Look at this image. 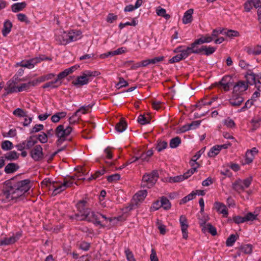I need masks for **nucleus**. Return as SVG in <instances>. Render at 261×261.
<instances>
[{"label": "nucleus", "mask_w": 261, "mask_h": 261, "mask_svg": "<svg viewBox=\"0 0 261 261\" xmlns=\"http://www.w3.org/2000/svg\"><path fill=\"white\" fill-rule=\"evenodd\" d=\"M87 201L85 200H80L76 204L78 213L71 216V219L75 218L77 220H86L91 222L101 227H112L116 225L121 217L107 218L106 216L99 213H95L86 206Z\"/></svg>", "instance_id": "1"}, {"label": "nucleus", "mask_w": 261, "mask_h": 261, "mask_svg": "<svg viewBox=\"0 0 261 261\" xmlns=\"http://www.w3.org/2000/svg\"><path fill=\"white\" fill-rule=\"evenodd\" d=\"M19 175L13 177L5 182L4 193L7 198L13 200L23 195L30 189V180L24 179L17 181Z\"/></svg>", "instance_id": "2"}, {"label": "nucleus", "mask_w": 261, "mask_h": 261, "mask_svg": "<svg viewBox=\"0 0 261 261\" xmlns=\"http://www.w3.org/2000/svg\"><path fill=\"white\" fill-rule=\"evenodd\" d=\"M72 131V128L68 125L65 127L63 124L58 125L55 130V134L58 138L57 141V146H60L66 140V137L68 136Z\"/></svg>", "instance_id": "3"}, {"label": "nucleus", "mask_w": 261, "mask_h": 261, "mask_svg": "<svg viewBox=\"0 0 261 261\" xmlns=\"http://www.w3.org/2000/svg\"><path fill=\"white\" fill-rule=\"evenodd\" d=\"M159 175L157 170H153L150 173L145 174L142 177V186L150 188L158 180Z\"/></svg>", "instance_id": "4"}, {"label": "nucleus", "mask_w": 261, "mask_h": 261, "mask_svg": "<svg viewBox=\"0 0 261 261\" xmlns=\"http://www.w3.org/2000/svg\"><path fill=\"white\" fill-rule=\"evenodd\" d=\"M81 34L80 32H77L76 33L74 32H70L67 33L64 32L61 37H62V40H61L60 37H58L57 40L61 44H66L71 41H76L78 39V36Z\"/></svg>", "instance_id": "5"}, {"label": "nucleus", "mask_w": 261, "mask_h": 261, "mask_svg": "<svg viewBox=\"0 0 261 261\" xmlns=\"http://www.w3.org/2000/svg\"><path fill=\"white\" fill-rule=\"evenodd\" d=\"M45 60H51V59L48 57L45 58L44 56H42V57H36L28 60L22 61L20 62L17 63L16 64V66H21L22 67L32 68L34 67V65L40 62L41 61H43Z\"/></svg>", "instance_id": "6"}, {"label": "nucleus", "mask_w": 261, "mask_h": 261, "mask_svg": "<svg viewBox=\"0 0 261 261\" xmlns=\"http://www.w3.org/2000/svg\"><path fill=\"white\" fill-rule=\"evenodd\" d=\"M43 149L41 145H37L34 147L30 151V155L31 158L35 161L39 162L42 160L44 158Z\"/></svg>", "instance_id": "7"}, {"label": "nucleus", "mask_w": 261, "mask_h": 261, "mask_svg": "<svg viewBox=\"0 0 261 261\" xmlns=\"http://www.w3.org/2000/svg\"><path fill=\"white\" fill-rule=\"evenodd\" d=\"M73 182L72 180H70L68 178H66L64 179V182L60 185L59 186H56L53 185V187L55 188L53 194L56 195L57 194L61 193L64 191L66 188L70 187L73 185Z\"/></svg>", "instance_id": "8"}, {"label": "nucleus", "mask_w": 261, "mask_h": 261, "mask_svg": "<svg viewBox=\"0 0 261 261\" xmlns=\"http://www.w3.org/2000/svg\"><path fill=\"white\" fill-rule=\"evenodd\" d=\"M182 47V46H179L174 50L175 52H180V54H178L182 60L187 58L191 54H195V48L194 46H192V44H191V46L187 47L185 49L181 50L180 49Z\"/></svg>", "instance_id": "9"}, {"label": "nucleus", "mask_w": 261, "mask_h": 261, "mask_svg": "<svg viewBox=\"0 0 261 261\" xmlns=\"http://www.w3.org/2000/svg\"><path fill=\"white\" fill-rule=\"evenodd\" d=\"M216 47H215L203 45L199 48H195L196 51L195 52V54H198L203 51V54L208 56L213 54L216 51Z\"/></svg>", "instance_id": "10"}, {"label": "nucleus", "mask_w": 261, "mask_h": 261, "mask_svg": "<svg viewBox=\"0 0 261 261\" xmlns=\"http://www.w3.org/2000/svg\"><path fill=\"white\" fill-rule=\"evenodd\" d=\"M248 88V85L244 81L238 82L233 87V93H240L246 91Z\"/></svg>", "instance_id": "11"}, {"label": "nucleus", "mask_w": 261, "mask_h": 261, "mask_svg": "<svg viewBox=\"0 0 261 261\" xmlns=\"http://www.w3.org/2000/svg\"><path fill=\"white\" fill-rule=\"evenodd\" d=\"M215 208L217 212L223 215L225 217H227L228 214V210L225 205L223 203L216 201L214 203Z\"/></svg>", "instance_id": "12"}, {"label": "nucleus", "mask_w": 261, "mask_h": 261, "mask_svg": "<svg viewBox=\"0 0 261 261\" xmlns=\"http://www.w3.org/2000/svg\"><path fill=\"white\" fill-rule=\"evenodd\" d=\"M213 40V37H211L207 35L205 36H202L201 38L195 40L192 43V46H194L195 48H196V45L202 44L204 43H209Z\"/></svg>", "instance_id": "13"}, {"label": "nucleus", "mask_w": 261, "mask_h": 261, "mask_svg": "<svg viewBox=\"0 0 261 261\" xmlns=\"http://www.w3.org/2000/svg\"><path fill=\"white\" fill-rule=\"evenodd\" d=\"M20 234H17L16 236H12L10 238H5L3 240L0 241V246L9 245L14 244L19 238Z\"/></svg>", "instance_id": "14"}, {"label": "nucleus", "mask_w": 261, "mask_h": 261, "mask_svg": "<svg viewBox=\"0 0 261 261\" xmlns=\"http://www.w3.org/2000/svg\"><path fill=\"white\" fill-rule=\"evenodd\" d=\"M147 196V191L146 190H141L137 193L133 197V200L135 202V204L138 205L139 202L144 200Z\"/></svg>", "instance_id": "15"}, {"label": "nucleus", "mask_w": 261, "mask_h": 261, "mask_svg": "<svg viewBox=\"0 0 261 261\" xmlns=\"http://www.w3.org/2000/svg\"><path fill=\"white\" fill-rule=\"evenodd\" d=\"M257 153L258 150L255 147H253L250 150H248L246 153V164L251 163L253 161L254 155Z\"/></svg>", "instance_id": "16"}, {"label": "nucleus", "mask_w": 261, "mask_h": 261, "mask_svg": "<svg viewBox=\"0 0 261 261\" xmlns=\"http://www.w3.org/2000/svg\"><path fill=\"white\" fill-rule=\"evenodd\" d=\"M231 78L230 76H225L219 82V84L223 86L225 91H228L231 85Z\"/></svg>", "instance_id": "17"}, {"label": "nucleus", "mask_w": 261, "mask_h": 261, "mask_svg": "<svg viewBox=\"0 0 261 261\" xmlns=\"http://www.w3.org/2000/svg\"><path fill=\"white\" fill-rule=\"evenodd\" d=\"M13 27L12 22L8 19L5 21L4 23L3 28L2 30V33L4 37H6L8 34L11 31Z\"/></svg>", "instance_id": "18"}, {"label": "nucleus", "mask_w": 261, "mask_h": 261, "mask_svg": "<svg viewBox=\"0 0 261 261\" xmlns=\"http://www.w3.org/2000/svg\"><path fill=\"white\" fill-rule=\"evenodd\" d=\"M125 48L123 47H120L114 51H110L107 53L102 54L100 56V57L102 59L107 58L109 56H114L117 55H120L122 53H125Z\"/></svg>", "instance_id": "19"}, {"label": "nucleus", "mask_w": 261, "mask_h": 261, "mask_svg": "<svg viewBox=\"0 0 261 261\" xmlns=\"http://www.w3.org/2000/svg\"><path fill=\"white\" fill-rule=\"evenodd\" d=\"M243 100V98L237 94L232 96V97L229 100V103L232 106L238 107L242 104Z\"/></svg>", "instance_id": "20"}, {"label": "nucleus", "mask_w": 261, "mask_h": 261, "mask_svg": "<svg viewBox=\"0 0 261 261\" xmlns=\"http://www.w3.org/2000/svg\"><path fill=\"white\" fill-rule=\"evenodd\" d=\"M89 82V80L84 74L82 75L77 76L75 81H73L72 83L75 86H83L87 84Z\"/></svg>", "instance_id": "21"}, {"label": "nucleus", "mask_w": 261, "mask_h": 261, "mask_svg": "<svg viewBox=\"0 0 261 261\" xmlns=\"http://www.w3.org/2000/svg\"><path fill=\"white\" fill-rule=\"evenodd\" d=\"M193 11L194 10L193 9H189L184 13L182 19L184 24H188L192 22Z\"/></svg>", "instance_id": "22"}, {"label": "nucleus", "mask_w": 261, "mask_h": 261, "mask_svg": "<svg viewBox=\"0 0 261 261\" xmlns=\"http://www.w3.org/2000/svg\"><path fill=\"white\" fill-rule=\"evenodd\" d=\"M91 108L90 105H88L86 106H82L80 109H79L74 114L71 116L69 119V121L71 123V120L72 118H74L75 117H80L81 115H80V113H81L83 114H85L87 113V111Z\"/></svg>", "instance_id": "23"}, {"label": "nucleus", "mask_w": 261, "mask_h": 261, "mask_svg": "<svg viewBox=\"0 0 261 261\" xmlns=\"http://www.w3.org/2000/svg\"><path fill=\"white\" fill-rule=\"evenodd\" d=\"M19 168L18 164L14 163H9L5 168V172L7 174L12 173L16 171Z\"/></svg>", "instance_id": "24"}, {"label": "nucleus", "mask_w": 261, "mask_h": 261, "mask_svg": "<svg viewBox=\"0 0 261 261\" xmlns=\"http://www.w3.org/2000/svg\"><path fill=\"white\" fill-rule=\"evenodd\" d=\"M27 6V3L25 2L21 3H17L13 4L11 6L12 12L16 13L22 11Z\"/></svg>", "instance_id": "25"}, {"label": "nucleus", "mask_w": 261, "mask_h": 261, "mask_svg": "<svg viewBox=\"0 0 261 261\" xmlns=\"http://www.w3.org/2000/svg\"><path fill=\"white\" fill-rule=\"evenodd\" d=\"M37 85L36 81H30L28 83H24L21 84L20 86H17L18 92H21L24 90H28L32 86H35Z\"/></svg>", "instance_id": "26"}, {"label": "nucleus", "mask_w": 261, "mask_h": 261, "mask_svg": "<svg viewBox=\"0 0 261 261\" xmlns=\"http://www.w3.org/2000/svg\"><path fill=\"white\" fill-rule=\"evenodd\" d=\"M25 147L26 149H31L34 145L37 142L36 140V136L33 135L30 136L28 139L25 141Z\"/></svg>", "instance_id": "27"}, {"label": "nucleus", "mask_w": 261, "mask_h": 261, "mask_svg": "<svg viewBox=\"0 0 261 261\" xmlns=\"http://www.w3.org/2000/svg\"><path fill=\"white\" fill-rule=\"evenodd\" d=\"M245 78L247 81L246 84H249L251 85L256 84V81L255 75L251 71L247 72V74L245 75Z\"/></svg>", "instance_id": "28"}, {"label": "nucleus", "mask_w": 261, "mask_h": 261, "mask_svg": "<svg viewBox=\"0 0 261 261\" xmlns=\"http://www.w3.org/2000/svg\"><path fill=\"white\" fill-rule=\"evenodd\" d=\"M201 230L202 232L205 233L207 231L213 236H216L217 233L216 228L211 223H207L205 226L201 228Z\"/></svg>", "instance_id": "29"}, {"label": "nucleus", "mask_w": 261, "mask_h": 261, "mask_svg": "<svg viewBox=\"0 0 261 261\" xmlns=\"http://www.w3.org/2000/svg\"><path fill=\"white\" fill-rule=\"evenodd\" d=\"M19 154L15 151H11L5 154L4 158L8 161H13L18 159Z\"/></svg>", "instance_id": "30"}, {"label": "nucleus", "mask_w": 261, "mask_h": 261, "mask_svg": "<svg viewBox=\"0 0 261 261\" xmlns=\"http://www.w3.org/2000/svg\"><path fill=\"white\" fill-rule=\"evenodd\" d=\"M127 125L126 121L124 120L121 119L120 121L116 125L115 129L117 132L122 133L126 129Z\"/></svg>", "instance_id": "31"}, {"label": "nucleus", "mask_w": 261, "mask_h": 261, "mask_svg": "<svg viewBox=\"0 0 261 261\" xmlns=\"http://www.w3.org/2000/svg\"><path fill=\"white\" fill-rule=\"evenodd\" d=\"M161 205L164 210H169L171 208V204L169 199L165 197L162 196L161 198Z\"/></svg>", "instance_id": "32"}, {"label": "nucleus", "mask_w": 261, "mask_h": 261, "mask_svg": "<svg viewBox=\"0 0 261 261\" xmlns=\"http://www.w3.org/2000/svg\"><path fill=\"white\" fill-rule=\"evenodd\" d=\"M62 84V82H60L59 83H58L57 82V81H56V80L54 81H51V82H48V83H45V84H44L43 86H42V88H49V87H50L51 88H57L58 87H59L60 85H61Z\"/></svg>", "instance_id": "33"}, {"label": "nucleus", "mask_w": 261, "mask_h": 261, "mask_svg": "<svg viewBox=\"0 0 261 261\" xmlns=\"http://www.w3.org/2000/svg\"><path fill=\"white\" fill-rule=\"evenodd\" d=\"M219 145L213 146L208 153V156L210 158L215 157L219 154L220 149Z\"/></svg>", "instance_id": "34"}, {"label": "nucleus", "mask_w": 261, "mask_h": 261, "mask_svg": "<svg viewBox=\"0 0 261 261\" xmlns=\"http://www.w3.org/2000/svg\"><path fill=\"white\" fill-rule=\"evenodd\" d=\"M239 238V236L236 234H231L227 239L226 241V245L227 246H232L234 242L236 241L237 238Z\"/></svg>", "instance_id": "35"}, {"label": "nucleus", "mask_w": 261, "mask_h": 261, "mask_svg": "<svg viewBox=\"0 0 261 261\" xmlns=\"http://www.w3.org/2000/svg\"><path fill=\"white\" fill-rule=\"evenodd\" d=\"M156 14L159 16L164 17L166 20H168L170 18V15L166 14V10L161 7L156 9Z\"/></svg>", "instance_id": "36"}, {"label": "nucleus", "mask_w": 261, "mask_h": 261, "mask_svg": "<svg viewBox=\"0 0 261 261\" xmlns=\"http://www.w3.org/2000/svg\"><path fill=\"white\" fill-rule=\"evenodd\" d=\"M181 143V140L179 137L172 138L170 142V147L171 148H176Z\"/></svg>", "instance_id": "37"}, {"label": "nucleus", "mask_w": 261, "mask_h": 261, "mask_svg": "<svg viewBox=\"0 0 261 261\" xmlns=\"http://www.w3.org/2000/svg\"><path fill=\"white\" fill-rule=\"evenodd\" d=\"M70 69H65L63 71L60 72L58 75L57 78L56 79L57 81V82L59 83L61 82V80L66 77L67 75L69 74V72L70 71Z\"/></svg>", "instance_id": "38"}, {"label": "nucleus", "mask_w": 261, "mask_h": 261, "mask_svg": "<svg viewBox=\"0 0 261 261\" xmlns=\"http://www.w3.org/2000/svg\"><path fill=\"white\" fill-rule=\"evenodd\" d=\"M166 180L170 183L180 182L184 180V176H182V175H180L174 177H170L167 178Z\"/></svg>", "instance_id": "39"}, {"label": "nucleus", "mask_w": 261, "mask_h": 261, "mask_svg": "<svg viewBox=\"0 0 261 261\" xmlns=\"http://www.w3.org/2000/svg\"><path fill=\"white\" fill-rule=\"evenodd\" d=\"M232 187L235 191L238 192H240L244 190V187L243 185L241 180L234 182L233 184Z\"/></svg>", "instance_id": "40"}, {"label": "nucleus", "mask_w": 261, "mask_h": 261, "mask_svg": "<svg viewBox=\"0 0 261 261\" xmlns=\"http://www.w3.org/2000/svg\"><path fill=\"white\" fill-rule=\"evenodd\" d=\"M13 147V144L10 141H5L2 143V148L4 150H11Z\"/></svg>", "instance_id": "41"}, {"label": "nucleus", "mask_w": 261, "mask_h": 261, "mask_svg": "<svg viewBox=\"0 0 261 261\" xmlns=\"http://www.w3.org/2000/svg\"><path fill=\"white\" fill-rule=\"evenodd\" d=\"M241 252L245 254H250L252 251V247L251 245L247 244L241 247Z\"/></svg>", "instance_id": "42"}, {"label": "nucleus", "mask_w": 261, "mask_h": 261, "mask_svg": "<svg viewBox=\"0 0 261 261\" xmlns=\"http://www.w3.org/2000/svg\"><path fill=\"white\" fill-rule=\"evenodd\" d=\"M13 82H11V81H9L8 82V87L6 89L7 90V94H9L10 93L18 91L17 87H16L15 86H13L12 87H11V85H13Z\"/></svg>", "instance_id": "43"}, {"label": "nucleus", "mask_w": 261, "mask_h": 261, "mask_svg": "<svg viewBox=\"0 0 261 261\" xmlns=\"http://www.w3.org/2000/svg\"><path fill=\"white\" fill-rule=\"evenodd\" d=\"M105 173V170L102 169L101 170H98L95 172V173L93 174H92L91 176L88 179L89 181H90L92 179H95L97 178L100 177V176L103 175Z\"/></svg>", "instance_id": "44"}, {"label": "nucleus", "mask_w": 261, "mask_h": 261, "mask_svg": "<svg viewBox=\"0 0 261 261\" xmlns=\"http://www.w3.org/2000/svg\"><path fill=\"white\" fill-rule=\"evenodd\" d=\"M36 140H38L41 143H45L47 142V135L46 133L42 132L41 134L36 136Z\"/></svg>", "instance_id": "45"}, {"label": "nucleus", "mask_w": 261, "mask_h": 261, "mask_svg": "<svg viewBox=\"0 0 261 261\" xmlns=\"http://www.w3.org/2000/svg\"><path fill=\"white\" fill-rule=\"evenodd\" d=\"M17 17L18 20H19L21 22H24L26 24H29L30 23V21L29 20L28 18L24 14L19 13L17 15Z\"/></svg>", "instance_id": "46"}, {"label": "nucleus", "mask_w": 261, "mask_h": 261, "mask_svg": "<svg viewBox=\"0 0 261 261\" xmlns=\"http://www.w3.org/2000/svg\"><path fill=\"white\" fill-rule=\"evenodd\" d=\"M83 74L88 78L91 76H97L100 75V73L97 71H91L90 70H86L83 72Z\"/></svg>", "instance_id": "47"}, {"label": "nucleus", "mask_w": 261, "mask_h": 261, "mask_svg": "<svg viewBox=\"0 0 261 261\" xmlns=\"http://www.w3.org/2000/svg\"><path fill=\"white\" fill-rule=\"evenodd\" d=\"M120 178V175L118 173H116L107 176V180L109 182H112L117 181Z\"/></svg>", "instance_id": "48"}, {"label": "nucleus", "mask_w": 261, "mask_h": 261, "mask_svg": "<svg viewBox=\"0 0 261 261\" xmlns=\"http://www.w3.org/2000/svg\"><path fill=\"white\" fill-rule=\"evenodd\" d=\"M13 114L18 117H27L26 112L22 109L17 108L13 111Z\"/></svg>", "instance_id": "49"}, {"label": "nucleus", "mask_w": 261, "mask_h": 261, "mask_svg": "<svg viewBox=\"0 0 261 261\" xmlns=\"http://www.w3.org/2000/svg\"><path fill=\"white\" fill-rule=\"evenodd\" d=\"M167 142L166 141H160L156 145V149L159 152L161 151L167 147Z\"/></svg>", "instance_id": "50"}, {"label": "nucleus", "mask_w": 261, "mask_h": 261, "mask_svg": "<svg viewBox=\"0 0 261 261\" xmlns=\"http://www.w3.org/2000/svg\"><path fill=\"white\" fill-rule=\"evenodd\" d=\"M138 122L141 125H144L149 123L150 121L144 115H140L138 118Z\"/></svg>", "instance_id": "51"}, {"label": "nucleus", "mask_w": 261, "mask_h": 261, "mask_svg": "<svg viewBox=\"0 0 261 261\" xmlns=\"http://www.w3.org/2000/svg\"><path fill=\"white\" fill-rule=\"evenodd\" d=\"M256 215H254L252 213H248L244 217V219L245 220V222L249 221H253L256 219Z\"/></svg>", "instance_id": "52"}, {"label": "nucleus", "mask_w": 261, "mask_h": 261, "mask_svg": "<svg viewBox=\"0 0 261 261\" xmlns=\"http://www.w3.org/2000/svg\"><path fill=\"white\" fill-rule=\"evenodd\" d=\"M125 253L128 261H136L133 252L129 249L125 250Z\"/></svg>", "instance_id": "53"}, {"label": "nucleus", "mask_w": 261, "mask_h": 261, "mask_svg": "<svg viewBox=\"0 0 261 261\" xmlns=\"http://www.w3.org/2000/svg\"><path fill=\"white\" fill-rule=\"evenodd\" d=\"M118 18V16L113 13H109L106 18V21L108 23H112L114 21L116 20Z\"/></svg>", "instance_id": "54"}, {"label": "nucleus", "mask_w": 261, "mask_h": 261, "mask_svg": "<svg viewBox=\"0 0 261 261\" xmlns=\"http://www.w3.org/2000/svg\"><path fill=\"white\" fill-rule=\"evenodd\" d=\"M181 226V231H182V238L185 239H187L188 237V230H187V229L189 227V225H180Z\"/></svg>", "instance_id": "55"}, {"label": "nucleus", "mask_w": 261, "mask_h": 261, "mask_svg": "<svg viewBox=\"0 0 261 261\" xmlns=\"http://www.w3.org/2000/svg\"><path fill=\"white\" fill-rule=\"evenodd\" d=\"M44 128V126L42 124H36L31 130L30 134H33L37 133L40 130H42Z\"/></svg>", "instance_id": "56"}, {"label": "nucleus", "mask_w": 261, "mask_h": 261, "mask_svg": "<svg viewBox=\"0 0 261 261\" xmlns=\"http://www.w3.org/2000/svg\"><path fill=\"white\" fill-rule=\"evenodd\" d=\"M224 124L229 128H233L235 126V123L234 121L229 118H228L224 120Z\"/></svg>", "instance_id": "57"}, {"label": "nucleus", "mask_w": 261, "mask_h": 261, "mask_svg": "<svg viewBox=\"0 0 261 261\" xmlns=\"http://www.w3.org/2000/svg\"><path fill=\"white\" fill-rule=\"evenodd\" d=\"M226 35L229 37H239L240 36V33L238 31L229 30L226 33Z\"/></svg>", "instance_id": "58"}, {"label": "nucleus", "mask_w": 261, "mask_h": 261, "mask_svg": "<svg viewBox=\"0 0 261 261\" xmlns=\"http://www.w3.org/2000/svg\"><path fill=\"white\" fill-rule=\"evenodd\" d=\"M163 103L160 101H153L151 102L152 108L156 110H158L162 108Z\"/></svg>", "instance_id": "59"}, {"label": "nucleus", "mask_w": 261, "mask_h": 261, "mask_svg": "<svg viewBox=\"0 0 261 261\" xmlns=\"http://www.w3.org/2000/svg\"><path fill=\"white\" fill-rule=\"evenodd\" d=\"M137 160H138V158L137 157L133 156L132 159H130L129 160H128L125 164H124L123 165H122L121 167H120L117 169L121 170V169L124 168V167H125L128 165H129L131 163H134L136 161H137Z\"/></svg>", "instance_id": "60"}, {"label": "nucleus", "mask_w": 261, "mask_h": 261, "mask_svg": "<svg viewBox=\"0 0 261 261\" xmlns=\"http://www.w3.org/2000/svg\"><path fill=\"white\" fill-rule=\"evenodd\" d=\"M252 180V177H248V178L244 179L242 181L241 180L242 183L244 187V189L247 188L249 187V186L250 185V184L251 183Z\"/></svg>", "instance_id": "61"}, {"label": "nucleus", "mask_w": 261, "mask_h": 261, "mask_svg": "<svg viewBox=\"0 0 261 261\" xmlns=\"http://www.w3.org/2000/svg\"><path fill=\"white\" fill-rule=\"evenodd\" d=\"M244 9L246 12H249L252 9L253 5L251 0H248L244 4Z\"/></svg>", "instance_id": "62"}, {"label": "nucleus", "mask_w": 261, "mask_h": 261, "mask_svg": "<svg viewBox=\"0 0 261 261\" xmlns=\"http://www.w3.org/2000/svg\"><path fill=\"white\" fill-rule=\"evenodd\" d=\"M164 59V57L161 56V57H156L153 59H149L150 64H154L158 62L163 61Z\"/></svg>", "instance_id": "63"}, {"label": "nucleus", "mask_w": 261, "mask_h": 261, "mask_svg": "<svg viewBox=\"0 0 261 261\" xmlns=\"http://www.w3.org/2000/svg\"><path fill=\"white\" fill-rule=\"evenodd\" d=\"M119 88L121 87H127L128 85V83L126 81L123 77H119V82L117 84V86H119Z\"/></svg>", "instance_id": "64"}]
</instances>
